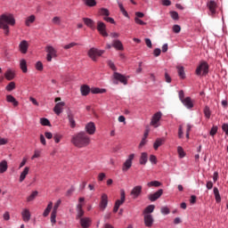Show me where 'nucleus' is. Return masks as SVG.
Masks as SVG:
<instances>
[{
    "mask_svg": "<svg viewBox=\"0 0 228 228\" xmlns=\"http://www.w3.org/2000/svg\"><path fill=\"white\" fill-rule=\"evenodd\" d=\"M15 24V18L13 14L7 13L0 15V29L4 30V33L6 37L10 35V26Z\"/></svg>",
    "mask_w": 228,
    "mask_h": 228,
    "instance_id": "f257e3e1",
    "label": "nucleus"
},
{
    "mask_svg": "<svg viewBox=\"0 0 228 228\" xmlns=\"http://www.w3.org/2000/svg\"><path fill=\"white\" fill-rule=\"evenodd\" d=\"M71 143H73L75 147H78V149H83V147L90 145V136H88L85 132H80L73 135Z\"/></svg>",
    "mask_w": 228,
    "mask_h": 228,
    "instance_id": "f03ea898",
    "label": "nucleus"
},
{
    "mask_svg": "<svg viewBox=\"0 0 228 228\" xmlns=\"http://www.w3.org/2000/svg\"><path fill=\"white\" fill-rule=\"evenodd\" d=\"M104 54V51L98 50L96 48H91L88 51V56L93 60V61H97V56H102Z\"/></svg>",
    "mask_w": 228,
    "mask_h": 228,
    "instance_id": "7ed1b4c3",
    "label": "nucleus"
},
{
    "mask_svg": "<svg viewBox=\"0 0 228 228\" xmlns=\"http://www.w3.org/2000/svg\"><path fill=\"white\" fill-rule=\"evenodd\" d=\"M113 77L116 81H114V85H118L119 83H122V85H127V77L118 72H114Z\"/></svg>",
    "mask_w": 228,
    "mask_h": 228,
    "instance_id": "20e7f679",
    "label": "nucleus"
},
{
    "mask_svg": "<svg viewBox=\"0 0 228 228\" xmlns=\"http://www.w3.org/2000/svg\"><path fill=\"white\" fill-rule=\"evenodd\" d=\"M45 51L47 53L46 55V60L47 61H53V58H56L57 54H56V49H54V47L48 45L45 47Z\"/></svg>",
    "mask_w": 228,
    "mask_h": 228,
    "instance_id": "39448f33",
    "label": "nucleus"
},
{
    "mask_svg": "<svg viewBox=\"0 0 228 228\" xmlns=\"http://www.w3.org/2000/svg\"><path fill=\"white\" fill-rule=\"evenodd\" d=\"M133 159H134V154H130L128 159L125 161L122 167L123 172H127L131 167H133Z\"/></svg>",
    "mask_w": 228,
    "mask_h": 228,
    "instance_id": "423d86ee",
    "label": "nucleus"
},
{
    "mask_svg": "<svg viewBox=\"0 0 228 228\" xmlns=\"http://www.w3.org/2000/svg\"><path fill=\"white\" fill-rule=\"evenodd\" d=\"M99 208H100L101 211H104V209H106V208H108V194H106V193L102 194Z\"/></svg>",
    "mask_w": 228,
    "mask_h": 228,
    "instance_id": "0eeeda50",
    "label": "nucleus"
},
{
    "mask_svg": "<svg viewBox=\"0 0 228 228\" xmlns=\"http://www.w3.org/2000/svg\"><path fill=\"white\" fill-rule=\"evenodd\" d=\"M142 185H137L134 187L130 192V195L132 196V199H138L140 195H142Z\"/></svg>",
    "mask_w": 228,
    "mask_h": 228,
    "instance_id": "6e6552de",
    "label": "nucleus"
},
{
    "mask_svg": "<svg viewBox=\"0 0 228 228\" xmlns=\"http://www.w3.org/2000/svg\"><path fill=\"white\" fill-rule=\"evenodd\" d=\"M97 29H98L100 35H102V37H108V32L106 31V24H104V22L98 21L97 22Z\"/></svg>",
    "mask_w": 228,
    "mask_h": 228,
    "instance_id": "1a4fd4ad",
    "label": "nucleus"
},
{
    "mask_svg": "<svg viewBox=\"0 0 228 228\" xmlns=\"http://www.w3.org/2000/svg\"><path fill=\"white\" fill-rule=\"evenodd\" d=\"M28 49H29V43L26 40H22L19 45V51L21 54H26L28 53Z\"/></svg>",
    "mask_w": 228,
    "mask_h": 228,
    "instance_id": "9d476101",
    "label": "nucleus"
},
{
    "mask_svg": "<svg viewBox=\"0 0 228 228\" xmlns=\"http://www.w3.org/2000/svg\"><path fill=\"white\" fill-rule=\"evenodd\" d=\"M200 74L203 77L208 76L209 74V64L206 61H201L200 63Z\"/></svg>",
    "mask_w": 228,
    "mask_h": 228,
    "instance_id": "9b49d317",
    "label": "nucleus"
},
{
    "mask_svg": "<svg viewBox=\"0 0 228 228\" xmlns=\"http://www.w3.org/2000/svg\"><path fill=\"white\" fill-rule=\"evenodd\" d=\"M161 195H163V189L157 191L155 193L150 194L148 196V199L149 200H151V202H156V200H158V199H159Z\"/></svg>",
    "mask_w": 228,
    "mask_h": 228,
    "instance_id": "f8f14e48",
    "label": "nucleus"
},
{
    "mask_svg": "<svg viewBox=\"0 0 228 228\" xmlns=\"http://www.w3.org/2000/svg\"><path fill=\"white\" fill-rule=\"evenodd\" d=\"M79 224L82 228H89L92 225V219L90 217H82L79 219Z\"/></svg>",
    "mask_w": 228,
    "mask_h": 228,
    "instance_id": "ddd939ff",
    "label": "nucleus"
},
{
    "mask_svg": "<svg viewBox=\"0 0 228 228\" xmlns=\"http://www.w3.org/2000/svg\"><path fill=\"white\" fill-rule=\"evenodd\" d=\"M21 218L23 222L28 223L31 220V212H29V209L23 208L21 211Z\"/></svg>",
    "mask_w": 228,
    "mask_h": 228,
    "instance_id": "4468645a",
    "label": "nucleus"
},
{
    "mask_svg": "<svg viewBox=\"0 0 228 228\" xmlns=\"http://www.w3.org/2000/svg\"><path fill=\"white\" fill-rule=\"evenodd\" d=\"M154 224V217H152V215L146 214L144 215V224L146 227H152V224Z\"/></svg>",
    "mask_w": 228,
    "mask_h": 228,
    "instance_id": "2eb2a0df",
    "label": "nucleus"
},
{
    "mask_svg": "<svg viewBox=\"0 0 228 228\" xmlns=\"http://www.w3.org/2000/svg\"><path fill=\"white\" fill-rule=\"evenodd\" d=\"M207 6L212 16L216 13V2H215L214 0H210L209 2H208Z\"/></svg>",
    "mask_w": 228,
    "mask_h": 228,
    "instance_id": "dca6fc26",
    "label": "nucleus"
},
{
    "mask_svg": "<svg viewBox=\"0 0 228 228\" xmlns=\"http://www.w3.org/2000/svg\"><path fill=\"white\" fill-rule=\"evenodd\" d=\"M86 131L88 134H95V123L89 122L86 125Z\"/></svg>",
    "mask_w": 228,
    "mask_h": 228,
    "instance_id": "f3484780",
    "label": "nucleus"
},
{
    "mask_svg": "<svg viewBox=\"0 0 228 228\" xmlns=\"http://www.w3.org/2000/svg\"><path fill=\"white\" fill-rule=\"evenodd\" d=\"M161 120V112H157L153 115L151 125L154 127H158V122Z\"/></svg>",
    "mask_w": 228,
    "mask_h": 228,
    "instance_id": "a211bd4d",
    "label": "nucleus"
},
{
    "mask_svg": "<svg viewBox=\"0 0 228 228\" xmlns=\"http://www.w3.org/2000/svg\"><path fill=\"white\" fill-rule=\"evenodd\" d=\"M126 202V191L121 190L120 191V200H117L115 206H118L119 208Z\"/></svg>",
    "mask_w": 228,
    "mask_h": 228,
    "instance_id": "6ab92c4d",
    "label": "nucleus"
},
{
    "mask_svg": "<svg viewBox=\"0 0 228 228\" xmlns=\"http://www.w3.org/2000/svg\"><path fill=\"white\" fill-rule=\"evenodd\" d=\"M63 106H65V102H63L56 103V105L53 108L54 113H56V115H60L61 111H63Z\"/></svg>",
    "mask_w": 228,
    "mask_h": 228,
    "instance_id": "aec40b11",
    "label": "nucleus"
},
{
    "mask_svg": "<svg viewBox=\"0 0 228 228\" xmlns=\"http://www.w3.org/2000/svg\"><path fill=\"white\" fill-rule=\"evenodd\" d=\"M83 21L87 26V28H90L91 29H95V22L92 20L90 18H83Z\"/></svg>",
    "mask_w": 228,
    "mask_h": 228,
    "instance_id": "412c9836",
    "label": "nucleus"
},
{
    "mask_svg": "<svg viewBox=\"0 0 228 228\" xmlns=\"http://www.w3.org/2000/svg\"><path fill=\"white\" fill-rule=\"evenodd\" d=\"M112 47L118 49V51H124V45H122V42H120V40L118 39L113 41Z\"/></svg>",
    "mask_w": 228,
    "mask_h": 228,
    "instance_id": "4be33fe9",
    "label": "nucleus"
},
{
    "mask_svg": "<svg viewBox=\"0 0 228 228\" xmlns=\"http://www.w3.org/2000/svg\"><path fill=\"white\" fill-rule=\"evenodd\" d=\"M178 76L181 79H186V73H184V67L176 66Z\"/></svg>",
    "mask_w": 228,
    "mask_h": 228,
    "instance_id": "5701e85b",
    "label": "nucleus"
},
{
    "mask_svg": "<svg viewBox=\"0 0 228 228\" xmlns=\"http://www.w3.org/2000/svg\"><path fill=\"white\" fill-rule=\"evenodd\" d=\"M28 174H29V167H26L23 171L21 172L20 175V179L19 181L20 183L24 182V179H26V176L28 175Z\"/></svg>",
    "mask_w": 228,
    "mask_h": 228,
    "instance_id": "b1692460",
    "label": "nucleus"
},
{
    "mask_svg": "<svg viewBox=\"0 0 228 228\" xmlns=\"http://www.w3.org/2000/svg\"><path fill=\"white\" fill-rule=\"evenodd\" d=\"M6 101H7V102H12V104L14 107L19 106V102L12 94H9V95L6 96Z\"/></svg>",
    "mask_w": 228,
    "mask_h": 228,
    "instance_id": "393cba45",
    "label": "nucleus"
},
{
    "mask_svg": "<svg viewBox=\"0 0 228 228\" xmlns=\"http://www.w3.org/2000/svg\"><path fill=\"white\" fill-rule=\"evenodd\" d=\"M4 77H5V79H7V81H12L15 77V73H13V71H12V69H8L4 73Z\"/></svg>",
    "mask_w": 228,
    "mask_h": 228,
    "instance_id": "a878e982",
    "label": "nucleus"
},
{
    "mask_svg": "<svg viewBox=\"0 0 228 228\" xmlns=\"http://www.w3.org/2000/svg\"><path fill=\"white\" fill-rule=\"evenodd\" d=\"M8 170V162L6 160H2L0 162V174H4Z\"/></svg>",
    "mask_w": 228,
    "mask_h": 228,
    "instance_id": "bb28decb",
    "label": "nucleus"
},
{
    "mask_svg": "<svg viewBox=\"0 0 228 228\" xmlns=\"http://www.w3.org/2000/svg\"><path fill=\"white\" fill-rule=\"evenodd\" d=\"M164 143H165V139L158 138L153 144L154 150L158 151V149H159V147H161V145H163Z\"/></svg>",
    "mask_w": 228,
    "mask_h": 228,
    "instance_id": "cd10ccee",
    "label": "nucleus"
},
{
    "mask_svg": "<svg viewBox=\"0 0 228 228\" xmlns=\"http://www.w3.org/2000/svg\"><path fill=\"white\" fill-rule=\"evenodd\" d=\"M90 86L84 85L80 87V92L82 94V95H84L85 97H86V95H88V94H90Z\"/></svg>",
    "mask_w": 228,
    "mask_h": 228,
    "instance_id": "c85d7f7f",
    "label": "nucleus"
},
{
    "mask_svg": "<svg viewBox=\"0 0 228 228\" xmlns=\"http://www.w3.org/2000/svg\"><path fill=\"white\" fill-rule=\"evenodd\" d=\"M214 195L216 202H222V197L220 196V191H218V187H214Z\"/></svg>",
    "mask_w": 228,
    "mask_h": 228,
    "instance_id": "c756f323",
    "label": "nucleus"
},
{
    "mask_svg": "<svg viewBox=\"0 0 228 228\" xmlns=\"http://www.w3.org/2000/svg\"><path fill=\"white\" fill-rule=\"evenodd\" d=\"M148 159H149V157L147 155V152H142L140 158V165H146Z\"/></svg>",
    "mask_w": 228,
    "mask_h": 228,
    "instance_id": "7c9ffc66",
    "label": "nucleus"
},
{
    "mask_svg": "<svg viewBox=\"0 0 228 228\" xmlns=\"http://www.w3.org/2000/svg\"><path fill=\"white\" fill-rule=\"evenodd\" d=\"M36 17H35V15H30V16H28L27 19H26V20H25V25L26 26H28V28L31 26V24H33V22H35V20H36Z\"/></svg>",
    "mask_w": 228,
    "mask_h": 228,
    "instance_id": "2f4dec72",
    "label": "nucleus"
},
{
    "mask_svg": "<svg viewBox=\"0 0 228 228\" xmlns=\"http://www.w3.org/2000/svg\"><path fill=\"white\" fill-rule=\"evenodd\" d=\"M20 69L22 70V72H24V74H26V72H28V63L26 62V60L22 59L20 61Z\"/></svg>",
    "mask_w": 228,
    "mask_h": 228,
    "instance_id": "473e14b6",
    "label": "nucleus"
},
{
    "mask_svg": "<svg viewBox=\"0 0 228 228\" xmlns=\"http://www.w3.org/2000/svg\"><path fill=\"white\" fill-rule=\"evenodd\" d=\"M68 120L69 122V126L72 129H74V127H76V120L74 119V115L72 114H68Z\"/></svg>",
    "mask_w": 228,
    "mask_h": 228,
    "instance_id": "72a5a7b5",
    "label": "nucleus"
},
{
    "mask_svg": "<svg viewBox=\"0 0 228 228\" xmlns=\"http://www.w3.org/2000/svg\"><path fill=\"white\" fill-rule=\"evenodd\" d=\"M203 113L207 120H209L211 118V109L209 107L206 106L203 109Z\"/></svg>",
    "mask_w": 228,
    "mask_h": 228,
    "instance_id": "f704fd0d",
    "label": "nucleus"
},
{
    "mask_svg": "<svg viewBox=\"0 0 228 228\" xmlns=\"http://www.w3.org/2000/svg\"><path fill=\"white\" fill-rule=\"evenodd\" d=\"M51 209H53V201H50L46 207V208L45 209L44 213H43V216H49V213H51Z\"/></svg>",
    "mask_w": 228,
    "mask_h": 228,
    "instance_id": "c9c22d12",
    "label": "nucleus"
},
{
    "mask_svg": "<svg viewBox=\"0 0 228 228\" xmlns=\"http://www.w3.org/2000/svg\"><path fill=\"white\" fill-rule=\"evenodd\" d=\"M183 104L186 106V108H191L193 106V102H191V98L186 97L184 100H183Z\"/></svg>",
    "mask_w": 228,
    "mask_h": 228,
    "instance_id": "e433bc0d",
    "label": "nucleus"
},
{
    "mask_svg": "<svg viewBox=\"0 0 228 228\" xmlns=\"http://www.w3.org/2000/svg\"><path fill=\"white\" fill-rule=\"evenodd\" d=\"M155 208L156 207L154 205H150L146 207L145 209L143 210V215H151V213H154Z\"/></svg>",
    "mask_w": 228,
    "mask_h": 228,
    "instance_id": "4c0bfd02",
    "label": "nucleus"
},
{
    "mask_svg": "<svg viewBox=\"0 0 228 228\" xmlns=\"http://www.w3.org/2000/svg\"><path fill=\"white\" fill-rule=\"evenodd\" d=\"M37 196L38 192L37 191H32V193L27 198V202H33Z\"/></svg>",
    "mask_w": 228,
    "mask_h": 228,
    "instance_id": "58836bf2",
    "label": "nucleus"
},
{
    "mask_svg": "<svg viewBox=\"0 0 228 228\" xmlns=\"http://www.w3.org/2000/svg\"><path fill=\"white\" fill-rule=\"evenodd\" d=\"M83 3L86 4V6H96L97 5V1L95 0H82Z\"/></svg>",
    "mask_w": 228,
    "mask_h": 228,
    "instance_id": "ea45409f",
    "label": "nucleus"
},
{
    "mask_svg": "<svg viewBox=\"0 0 228 228\" xmlns=\"http://www.w3.org/2000/svg\"><path fill=\"white\" fill-rule=\"evenodd\" d=\"M160 185H161V183H159L158 181H151L147 183V186L149 188H152V186H154L155 188H159Z\"/></svg>",
    "mask_w": 228,
    "mask_h": 228,
    "instance_id": "a19ab883",
    "label": "nucleus"
},
{
    "mask_svg": "<svg viewBox=\"0 0 228 228\" xmlns=\"http://www.w3.org/2000/svg\"><path fill=\"white\" fill-rule=\"evenodd\" d=\"M5 90H7V92H12V90H15V82H10L6 86Z\"/></svg>",
    "mask_w": 228,
    "mask_h": 228,
    "instance_id": "79ce46f5",
    "label": "nucleus"
},
{
    "mask_svg": "<svg viewBox=\"0 0 228 228\" xmlns=\"http://www.w3.org/2000/svg\"><path fill=\"white\" fill-rule=\"evenodd\" d=\"M85 210H77L76 220H81V218H85Z\"/></svg>",
    "mask_w": 228,
    "mask_h": 228,
    "instance_id": "37998d69",
    "label": "nucleus"
},
{
    "mask_svg": "<svg viewBox=\"0 0 228 228\" xmlns=\"http://www.w3.org/2000/svg\"><path fill=\"white\" fill-rule=\"evenodd\" d=\"M118 6H119V10H120L121 13L125 17H129V14L127 13V11H126V9L124 8V5L122 4V3H118Z\"/></svg>",
    "mask_w": 228,
    "mask_h": 228,
    "instance_id": "c03bdc74",
    "label": "nucleus"
},
{
    "mask_svg": "<svg viewBox=\"0 0 228 228\" xmlns=\"http://www.w3.org/2000/svg\"><path fill=\"white\" fill-rule=\"evenodd\" d=\"M118 6H119V10H120L121 13L125 17H129V14L127 13V11H126V9L124 8V5L122 4V3H118Z\"/></svg>",
    "mask_w": 228,
    "mask_h": 228,
    "instance_id": "a18cd8bd",
    "label": "nucleus"
},
{
    "mask_svg": "<svg viewBox=\"0 0 228 228\" xmlns=\"http://www.w3.org/2000/svg\"><path fill=\"white\" fill-rule=\"evenodd\" d=\"M177 152H178L179 158H184V156H186V152H184V150L181 146L177 147Z\"/></svg>",
    "mask_w": 228,
    "mask_h": 228,
    "instance_id": "49530a36",
    "label": "nucleus"
},
{
    "mask_svg": "<svg viewBox=\"0 0 228 228\" xmlns=\"http://www.w3.org/2000/svg\"><path fill=\"white\" fill-rule=\"evenodd\" d=\"M169 13H170L171 19H172L173 20H179V13H177V12H175V11H171Z\"/></svg>",
    "mask_w": 228,
    "mask_h": 228,
    "instance_id": "de8ad7c7",
    "label": "nucleus"
},
{
    "mask_svg": "<svg viewBox=\"0 0 228 228\" xmlns=\"http://www.w3.org/2000/svg\"><path fill=\"white\" fill-rule=\"evenodd\" d=\"M100 15H104L105 17H110V11L106 8H101Z\"/></svg>",
    "mask_w": 228,
    "mask_h": 228,
    "instance_id": "09e8293b",
    "label": "nucleus"
},
{
    "mask_svg": "<svg viewBox=\"0 0 228 228\" xmlns=\"http://www.w3.org/2000/svg\"><path fill=\"white\" fill-rule=\"evenodd\" d=\"M92 94H104V92H106L105 89H101L99 87H95L91 89Z\"/></svg>",
    "mask_w": 228,
    "mask_h": 228,
    "instance_id": "8fccbe9b",
    "label": "nucleus"
},
{
    "mask_svg": "<svg viewBox=\"0 0 228 228\" xmlns=\"http://www.w3.org/2000/svg\"><path fill=\"white\" fill-rule=\"evenodd\" d=\"M56 215H58V212L53 210L51 214V223L52 224H56Z\"/></svg>",
    "mask_w": 228,
    "mask_h": 228,
    "instance_id": "3c124183",
    "label": "nucleus"
},
{
    "mask_svg": "<svg viewBox=\"0 0 228 228\" xmlns=\"http://www.w3.org/2000/svg\"><path fill=\"white\" fill-rule=\"evenodd\" d=\"M40 124L42 126H51V122L49 121V119L45 118H42L40 119Z\"/></svg>",
    "mask_w": 228,
    "mask_h": 228,
    "instance_id": "603ef678",
    "label": "nucleus"
},
{
    "mask_svg": "<svg viewBox=\"0 0 228 228\" xmlns=\"http://www.w3.org/2000/svg\"><path fill=\"white\" fill-rule=\"evenodd\" d=\"M61 205V200H58L53 206V211H55L58 213V208H60Z\"/></svg>",
    "mask_w": 228,
    "mask_h": 228,
    "instance_id": "864d4df0",
    "label": "nucleus"
},
{
    "mask_svg": "<svg viewBox=\"0 0 228 228\" xmlns=\"http://www.w3.org/2000/svg\"><path fill=\"white\" fill-rule=\"evenodd\" d=\"M135 24H139L140 26H145L147 23L142 20L140 18L135 17L134 18Z\"/></svg>",
    "mask_w": 228,
    "mask_h": 228,
    "instance_id": "5fc2aeb1",
    "label": "nucleus"
},
{
    "mask_svg": "<svg viewBox=\"0 0 228 228\" xmlns=\"http://www.w3.org/2000/svg\"><path fill=\"white\" fill-rule=\"evenodd\" d=\"M216 133H218V126H212V128L210 130V135L215 136V134H216Z\"/></svg>",
    "mask_w": 228,
    "mask_h": 228,
    "instance_id": "6e6d98bb",
    "label": "nucleus"
},
{
    "mask_svg": "<svg viewBox=\"0 0 228 228\" xmlns=\"http://www.w3.org/2000/svg\"><path fill=\"white\" fill-rule=\"evenodd\" d=\"M61 134H55L54 135H53V140H54V142H55V143H60V142H61Z\"/></svg>",
    "mask_w": 228,
    "mask_h": 228,
    "instance_id": "4d7b16f0",
    "label": "nucleus"
},
{
    "mask_svg": "<svg viewBox=\"0 0 228 228\" xmlns=\"http://www.w3.org/2000/svg\"><path fill=\"white\" fill-rule=\"evenodd\" d=\"M162 215H170V209L168 208V207H163L160 209Z\"/></svg>",
    "mask_w": 228,
    "mask_h": 228,
    "instance_id": "13d9d810",
    "label": "nucleus"
},
{
    "mask_svg": "<svg viewBox=\"0 0 228 228\" xmlns=\"http://www.w3.org/2000/svg\"><path fill=\"white\" fill-rule=\"evenodd\" d=\"M36 69L37 70H44V64L42 63V61H37L36 63Z\"/></svg>",
    "mask_w": 228,
    "mask_h": 228,
    "instance_id": "bf43d9fd",
    "label": "nucleus"
},
{
    "mask_svg": "<svg viewBox=\"0 0 228 228\" xmlns=\"http://www.w3.org/2000/svg\"><path fill=\"white\" fill-rule=\"evenodd\" d=\"M165 81L166 83H172V77L168 75V72H165Z\"/></svg>",
    "mask_w": 228,
    "mask_h": 228,
    "instance_id": "052dcab7",
    "label": "nucleus"
},
{
    "mask_svg": "<svg viewBox=\"0 0 228 228\" xmlns=\"http://www.w3.org/2000/svg\"><path fill=\"white\" fill-rule=\"evenodd\" d=\"M222 130L224 131V133H225L226 136H228V124L227 123L223 124Z\"/></svg>",
    "mask_w": 228,
    "mask_h": 228,
    "instance_id": "680f3d73",
    "label": "nucleus"
},
{
    "mask_svg": "<svg viewBox=\"0 0 228 228\" xmlns=\"http://www.w3.org/2000/svg\"><path fill=\"white\" fill-rule=\"evenodd\" d=\"M173 31H174V33H181V26L174 25L173 26Z\"/></svg>",
    "mask_w": 228,
    "mask_h": 228,
    "instance_id": "e2e57ef3",
    "label": "nucleus"
},
{
    "mask_svg": "<svg viewBox=\"0 0 228 228\" xmlns=\"http://www.w3.org/2000/svg\"><path fill=\"white\" fill-rule=\"evenodd\" d=\"M77 45V43H70L69 45H64V49H72V47H76Z\"/></svg>",
    "mask_w": 228,
    "mask_h": 228,
    "instance_id": "0e129e2a",
    "label": "nucleus"
},
{
    "mask_svg": "<svg viewBox=\"0 0 228 228\" xmlns=\"http://www.w3.org/2000/svg\"><path fill=\"white\" fill-rule=\"evenodd\" d=\"M52 22H53V24H60L61 22V20L60 19V17L55 16L53 18Z\"/></svg>",
    "mask_w": 228,
    "mask_h": 228,
    "instance_id": "69168bd1",
    "label": "nucleus"
},
{
    "mask_svg": "<svg viewBox=\"0 0 228 228\" xmlns=\"http://www.w3.org/2000/svg\"><path fill=\"white\" fill-rule=\"evenodd\" d=\"M150 161H151V163H153L154 165H156V163H158V159L156 158V156L151 155Z\"/></svg>",
    "mask_w": 228,
    "mask_h": 228,
    "instance_id": "338daca9",
    "label": "nucleus"
},
{
    "mask_svg": "<svg viewBox=\"0 0 228 228\" xmlns=\"http://www.w3.org/2000/svg\"><path fill=\"white\" fill-rule=\"evenodd\" d=\"M153 54H154V56H156V57L159 56V54H161V49L156 48V49L153 51Z\"/></svg>",
    "mask_w": 228,
    "mask_h": 228,
    "instance_id": "774afa93",
    "label": "nucleus"
}]
</instances>
